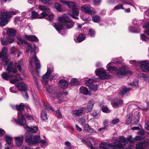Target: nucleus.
<instances>
[{
    "mask_svg": "<svg viewBox=\"0 0 149 149\" xmlns=\"http://www.w3.org/2000/svg\"><path fill=\"white\" fill-rule=\"evenodd\" d=\"M25 140L29 145L36 144L40 141V136H35L33 137L31 135H28L26 136Z\"/></svg>",
    "mask_w": 149,
    "mask_h": 149,
    "instance_id": "6e6552de",
    "label": "nucleus"
},
{
    "mask_svg": "<svg viewBox=\"0 0 149 149\" xmlns=\"http://www.w3.org/2000/svg\"><path fill=\"white\" fill-rule=\"evenodd\" d=\"M140 68L143 71L146 72H149V61H140Z\"/></svg>",
    "mask_w": 149,
    "mask_h": 149,
    "instance_id": "f3484780",
    "label": "nucleus"
},
{
    "mask_svg": "<svg viewBox=\"0 0 149 149\" xmlns=\"http://www.w3.org/2000/svg\"><path fill=\"white\" fill-rule=\"evenodd\" d=\"M47 89L49 93L52 95H56L57 94V93L54 90V88H52L51 86H49L48 88H47Z\"/></svg>",
    "mask_w": 149,
    "mask_h": 149,
    "instance_id": "7c9ffc66",
    "label": "nucleus"
},
{
    "mask_svg": "<svg viewBox=\"0 0 149 149\" xmlns=\"http://www.w3.org/2000/svg\"><path fill=\"white\" fill-rule=\"evenodd\" d=\"M148 146V144L147 141H140V149H146Z\"/></svg>",
    "mask_w": 149,
    "mask_h": 149,
    "instance_id": "2f4dec72",
    "label": "nucleus"
},
{
    "mask_svg": "<svg viewBox=\"0 0 149 149\" xmlns=\"http://www.w3.org/2000/svg\"><path fill=\"white\" fill-rule=\"evenodd\" d=\"M131 90V89L129 88H126L125 86H123L121 89L120 95L121 96L123 95L126 92Z\"/></svg>",
    "mask_w": 149,
    "mask_h": 149,
    "instance_id": "bb28decb",
    "label": "nucleus"
},
{
    "mask_svg": "<svg viewBox=\"0 0 149 149\" xmlns=\"http://www.w3.org/2000/svg\"><path fill=\"white\" fill-rule=\"evenodd\" d=\"M10 17V15L9 13L5 12H1L0 17V25L3 26L6 25Z\"/></svg>",
    "mask_w": 149,
    "mask_h": 149,
    "instance_id": "9d476101",
    "label": "nucleus"
},
{
    "mask_svg": "<svg viewBox=\"0 0 149 149\" xmlns=\"http://www.w3.org/2000/svg\"><path fill=\"white\" fill-rule=\"evenodd\" d=\"M79 13V10L77 8V6H75L73 7L69 12V14L74 19H78V18L77 16Z\"/></svg>",
    "mask_w": 149,
    "mask_h": 149,
    "instance_id": "dca6fc26",
    "label": "nucleus"
},
{
    "mask_svg": "<svg viewBox=\"0 0 149 149\" xmlns=\"http://www.w3.org/2000/svg\"><path fill=\"white\" fill-rule=\"evenodd\" d=\"M41 118L43 120H47V115L45 110L42 111L41 113Z\"/></svg>",
    "mask_w": 149,
    "mask_h": 149,
    "instance_id": "4c0bfd02",
    "label": "nucleus"
},
{
    "mask_svg": "<svg viewBox=\"0 0 149 149\" xmlns=\"http://www.w3.org/2000/svg\"><path fill=\"white\" fill-rule=\"evenodd\" d=\"M85 120L84 118H81L79 120L80 124L83 126L86 125L85 123Z\"/></svg>",
    "mask_w": 149,
    "mask_h": 149,
    "instance_id": "3c124183",
    "label": "nucleus"
},
{
    "mask_svg": "<svg viewBox=\"0 0 149 149\" xmlns=\"http://www.w3.org/2000/svg\"><path fill=\"white\" fill-rule=\"evenodd\" d=\"M129 63L130 64L134 66H136L138 64V63L136 62L135 60L130 61H129Z\"/></svg>",
    "mask_w": 149,
    "mask_h": 149,
    "instance_id": "13d9d810",
    "label": "nucleus"
},
{
    "mask_svg": "<svg viewBox=\"0 0 149 149\" xmlns=\"http://www.w3.org/2000/svg\"><path fill=\"white\" fill-rule=\"evenodd\" d=\"M32 14L31 17L32 18H36L39 17L38 13L36 12L33 11L32 12Z\"/></svg>",
    "mask_w": 149,
    "mask_h": 149,
    "instance_id": "603ef678",
    "label": "nucleus"
},
{
    "mask_svg": "<svg viewBox=\"0 0 149 149\" xmlns=\"http://www.w3.org/2000/svg\"><path fill=\"white\" fill-rule=\"evenodd\" d=\"M77 79H73L71 80L70 83L72 85H77Z\"/></svg>",
    "mask_w": 149,
    "mask_h": 149,
    "instance_id": "49530a36",
    "label": "nucleus"
},
{
    "mask_svg": "<svg viewBox=\"0 0 149 149\" xmlns=\"http://www.w3.org/2000/svg\"><path fill=\"white\" fill-rule=\"evenodd\" d=\"M85 36L84 35L80 33L79 34L77 39H74V40L77 42H80L85 39Z\"/></svg>",
    "mask_w": 149,
    "mask_h": 149,
    "instance_id": "cd10ccee",
    "label": "nucleus"
},
{
    "mask_svg": "<svg viewBox=\"0 0 149 149\" xmlns=\"http://www.w3.org/2000/svg\"><path fill=\"white\" fill-rule=\"evenodd\" d=\"M49 66H48L47 72L44 75L42 76V79H47L50 75L51 73V71L52 70V65H50V66H49Z\"/></svg>",
    "mask_w": 149,
    "mask_h": 149,
    "instance_id": "4be33fe9",
    "label": "nucleus"
},
{
    "mask_svg": "<svg viewBox=\"0 0 149 149\" xmlns=\"http://www.w3.org/2000/svg\"><path fill=\"white\" fill-rule=\"evenodd\" d=\"M92 19L93 22H99L100 20V17L96 15L93 16Z\"/></svg>",
    "mask_w": 149,
    "mask_h": 149,
    "instance_id": "37998d69",
    "label": "nucleus"
},
{
    "mask_svg": "<svg viewBox=\"0 0 149 149\" xmlns=\"http://www.w3.org/2000/svg\"><path fill=\"white\" fill-rule=\"evenodd\" d=\"M42 2L46 4H49L52 3L51 0H41Z\"/></svg>",
    "mask_w": 149,
    "mask_h": 149,
    "instance_id": "864d4df0",
    "label": "nucleus"
},
{
    "mask_svg": "<svg viewBox=\"0 0 149 149\" xmlns=\"http://www.w3.org/2000/svg\"><path fill=\"white\" fill-rule=\"evenodd\" d=\"M24 37L25 39L29 41H36L38 42V38L34 35H25Z\"/></svg>",
    "mask_w": 149,
    "mask_h": 149,
    "instance_id": "b1692460",
    "label": "nucleus"
},
{
    "mask_svg": "<svg viewBox=\"0 0 149 149\" xmlns=\"http://www.w3.org/2000/svg\"><path fill=\"white\" fill-rule=\"evenodd\" d=\"M2 76L3 78L5 80H8L10 78H13L10 81V82L11 84L15 83L22 79L19 74L17 75H8L7 73L4 72L2 74Z\"/></svg>",
    "mask_w": 149,
    "mask_h": 149,
    "instance_id": "0eeeda50",
    "label": "nucleus"
},
{
    "mask_svg": "<svg viewBox=\"0 0 149 149\" xmlns=\"http://www.w3.org/2000/svg\"><path fill=\"white\" fill-rule=\"evenodd\" d=\"M24 104L22 103L15 107L16 109L19 111L18 113L17 120L15 118L14 120L18 125L21 126L24 125L26 124V121L22 113V111L24 109Z\"/></svg>",
    "mask_w": 149,
    "mask_h": 149,
    "instance_id": "39448f33",
    "label": "nucleus"
},
{
    "mask_svg": "<svg viewBox=\"0 0 149 149\" xmlns=\"http://www.w3.org/2000/svg\"><path fill=\"white\" fill-rule=\"evenodd\" d=\"M85 84H87V86H88V88L91 90L95 91L97 88V86L96 85H94L91 84V83L93 82L94 80L93 79L87 78L85 80Z\"/></svg>",
    "mask_w": 149,
    "mask_h": 149,
    "instance_id": "2eb2a0df",
    "label": "nucleus"
},
{
    "mask_svg": "<svg viewBox=\"0 0 149 149\" xmlns=\"http://www.w3.org/2000/svg\"><path fill=\"white\" fill-rule=\"evenodd\" d=\"M119 120L118 118H116L111 121V123L113 124H115L119 122Z\"/></svg>",
    "mask_w": 149,
    "mask_h": 149,
    "instance_id": "e2e57ef3",
    "label": "nucleus"
},
{
    "mask_svg": "<svg viewBox=\"0 0 149 149\" xmlns=\"http://www.w3.org/2000/svg\"><path fill=\"white\" fill-rule=\"evenodd\" d=\"M7 39L9 43H12L14 41V39L11 37H9Z\"/></svg>",
    "mask_w": 149,
    "mask_h": 149,
    "instance_id": "69168bd1",
    "label": "nucleus"
},
{
    "mask_svg": "<svg viewBox=\"0 0 149 149\" xmlns=\"http://www.w3.org/2000/svg\"><path fill=\"white\" fill-rule=\"evenodd\" d=\"M54 7L59 11H61L62 10L61 5L60 3H56L54 4Z\"/></svg>",
    "mask_w": 149,
    "mask_h": 149,
    "instance_id": "ea45409f",
    "label": "nucleus"
},
{
    "mask_svg": "<svg viewBox=\"0 0 149 149\" xmlns=\"http://www.w3.org/2000/svg\"><path fill=\"white\" fill-rule=\"evenodd\" d=\"M16 87L21 91H25L27 88V85L24 82H20L16 84Z\"/></svg>",
    "mask_w": 149,
    "mask_h": 149,
    "instance_id": "a211bd4d",
    "label": "nucleus"
},
{
    "mask_svg": "<svg viewBox=\"0 0 149 149\" xmlns=\"http://www.w3.org/2000/svg\"><path fill=\"white\" fill-rule=\"evenodd\" d=\"M93 104L94 102L93 100H91L89 102L86 107L87 112L90 111L92 110Z\"/></svg>",
    "mask_w": 149,
    "mask_h": 149,
    "instance_id": "473e14b6",
    "label": "nucleus"
},
{
    "mask_svg": "<svg viewBox=\"0 0 149 149\" xmlns=\"http://www.w3.org/2000/svg\"><path fill=\"white\" fill-rule=\"evenodd\" d=\"M6 141L7 143L8 144H10L11 141H12V138L8 135H6Z\"/></svg>",
    "mask_w": 149,
    "mask_h": 149,
    "instance_id": "79ce46f5",
    "label": "nucleus"
},
{
    "mask_svg": "<svg viewBox=\"0 0 149 149\" xmlns=\"http://www.w3.org/2000/svg\"><path fill=\"white\" fill-rule=\"evenodd\" d=\"M6 30L8 35L12 36H14L15 35L16 32L15 30L11 28L7 29Z\"/></svg>",
    "mask_w": 149,
    "mask_h": 149,
    "instance_id": "c756f323",
    "label": "nucleus"
},
{
    "mask_svg": "<svg viewBox=\"0 0 149 149\" xmlns=\"http://www.w3.org/2000/svg\"><path fill=\"white\" fill-rule=\"evenodd\" d=\"M38 8L42 11L47 12V13L50 12L49 9L47 7L40 5L39 6Z\"/></svg>",
    "mask_w": 149,
    "mask_h": 149,
    "instance_id": "e433bc0d",
    "label": "nucleus"
},
{
    "mask_svg": "<svg viewBox=\"0 0 149 149\" xmlns=\"http://www.w3.org/2000/svg\"><path fill=\"white\" fill-rule=\"evenodd\" d=\"M14 47H11L10 50L11 54H14V55H16L17 54V56L18 57H19L21 54V52H20L18 49H17V50L14 52Z\"/></svg>",
    "mask_w": 149,
    "mask_h": 149,
    "instance_id": "72a5a7b5",
    "label": "nucleus"
},
{
    "mask_svg": "<svg viewBox=\"0 0 149 149\" xmlns=\"http://www.w3.org/2000/svg\"><path fill=\"white\" fill-rule=\"evenodd\" d=\"M88 34L92 37H93L95 34V32L92 29L89 30Z\"/></svg>",
    "mask_w": 149,
    "mask_h": 149,
    "instance_id": "8fccbe9b",
    "label": "nucleus"
},
{
    "mask_svg": "<svg viewBox=\"0 0 149 149\" xmlns=\"http://www.w3.org/2000/svg\"><path fill=\"white\" fill-rule=\"evenodd\" d=\"M58 20L63 25L59 23H56L54 24V26L58 31L61 30L63 29V26L65 28L70 29L74 26V22L69 19L66 14H64L62 16L58 17Z\"/></svg>",
    "mask_w": 149,
    "mask_h": 149,
    "instance_id": "f03ea898",
    "label": "nucleus"
},
{
    "mask_svg": "<svg viewBox=\"0 0 149 149\" xmlns=\"http://www.w3.org/2000/svg\"><path fill=\"white\" fill-rule=\"evenodd\" d=\"M95 72L96 75L99 77L100 79H104L108 77L106 71L102 68L97 69L95 71Z\"/></svg>",
    "mask_w": 149,
    "mask_h": 149,
    "instance_id": "ddd939ff",
    "label": "nucleus"
},
{
    "mask_svg": "<svg viewBox=\"0 0 149 149\" xmlns=\"http://www.w3.org/2000/svg\"><path fill=\"white\" fill-rule=\"evenodd\" d=\"M139 80L135 81L132 83H131L130 85L132 86L135 87L138 86H139Z\"/></svg>",
    "mask_w": 149,
    "mask_h": 149,
    "instance_id": "5fc2aeb1",
    "label": "nucleus"
},
{
    "mask_svg": "<svg viewBox=\"0 0 149 149\" xmlns=\"http://www.w3.org/2000/svg\"><path fill=\"white\" fill-rule=\"evenodd\" d=\"M80 10L83 12L91 15L94 14L96 13L95 9L91 7L89 4H85L83 5L81 7Z\"/></svg>",
    "mask_w": 149,
    "mask_h": 149,
    "instance_id": "9b49d317",
    "label": "nucleus"
},
{
    "mask_svg": "<svg viewBox=\"0 0 149 149\" xmlns=\"http://www.w3.org/2000/svg\"><path fill=\"white\" fill-rule=\"evenodd\" d=\"M127 117L128 118H127L126 120V124L128 125L131 123L132 120L131 118V115H130L128 116Z\"/></svg>",
    "mask_w": 149,
    "mask_h": 149,
    "instance_id": "09e8293b",
    "label": "nucleus"
},
{
    "mask_svg": "<svg viewBox=\"0 0 149 149\" xmlns=\"http://www.w3.org/2000/svg\"><path fill=\"white\" fill-rule=\"evenodd\" d=\"M79 90L81 93L84 95H87L88 94L90 95H91L88 89L86 87L84 86L81 87L80 88Z\"/></svg>",
    "mask_w": 149,
    "mask_h": 149,
    "instance_id": "c85d7f7f",
    "label": "nucleus"
},
{
    "mask_svg": "<svg viewBox=\"0 0 149 149\" xmlns=\"http://www.w3.org/2000/svg\"><path fill=\"white\" fill-rule=\"evenodd\" d=\"M145 137H149V132L141 127L140 125V141L143 139Z\"/></svg>",
    "mask_w": 149,
    "mask_h": 149,
    "instance_id": "aec40b11",
    "label": "nucleus"
},
{
    "mask_svg": "<svg viewBox=\"0 0 149 149\" xmlns=\"http://www.w3.org/2000/svg\"><path fill=\"white\" fill-rule=\"evenodd\" d=\"M60 2L64 5H67L68 7L72 8L74 6H76L75 3L74 2L67 1L65 0H61L60 1Z\"/></svg>",
    "mask_w": 149,
    "mask_h": 149,
    "instance_id": "5701e85b",
    "label": "nucleus"
},
{
    "mask_svg": "<svg viewBox=\"0 0 149 149\" xmlns=\"http://www.w3.org/2000/svg\"><path fill=\"white\" fill-rule=\"evenodd\" d=\"M132 137L129 136L126 138L124 136H120L118 140L116 137L113 138L115 141L113 144H110L108 143H102L99 146L100 149H121L123 148L128 142L131 143L132 142L131 140Z\"/></svg>",
    "mask_w": 149,
    "mask_h": 149,
    "instance_id": "f257e3e1",
    "label": "nucleus"
},
{
    "mask_svg": "<svg viewBox=\"0 0 149 149\" xmlns=\"http://www.w3.org/2000/svg\"><path fill=\"white\" fill-rule=\"evenodd\" d=\"M18 63H15L13 66L12 62H10L6 68V71L8 73H10L11 72L13 73L17 72L16 67L18 68L19 71L21 72V66L23 65V63L22 60H20L18 61Z\"/></svg>",
    "mask_w": 149,
    "mask_h": 149,
    "instance_id": "423d86ee",
    "label": "nucleus"
},
{
    "mask_svg": "<svg viewBox=\"0 0 149 149\" xmlns=\"http://www.w3.org/2000/svg\"><path fill=\"white\" fill-rule=\"evenodd\" d=\"M9 12L13 15H15L16 14L18 13L19 11L18 10L13 9L12 11H10Z\"/></svg>",
    "mask_w": 149,
    "mask_h": 149,
    "instance_id": "0e129e2a",
    "label": "nucleus"
},
{
    "mask_svg": "<svg viewBox=\"0 0 149 149\" xmlns=\"http://www.w3.org/2000/svg\"><path fill=\"white\" fill-rule=\"evenodd\" d=\"M26 116L28 120H33V117L32 116L29 115L28 114H26Z\"/></svg>",
    "mask_w": 149,
    "mask_h": 149,
    "instance_id": "680f3d73",
    "label": "nucleus"
},
{
    "mask_svg": "<svg viewBox=\"0 0 149 149\" xmlns=\"http://www.w3.org/2000/svg\"><path fill=\"white\" fill-rule=\"evenodd\" d=\"M10 92L13 93H15L17 92V90L14 87H11L10 88Z\"/></svg>",
    "mask_w": 149,
    "mask_h": 149,
    "instance_id": "338daca9",
    "label": "nucleus"
},
{
    "mask_svg": "<svg viewBox=\"0 0 149 149\" xmlns=\"http://www.w3.org/2000/svg\"><path fill=\"white\" fill-rule=\"evenodd\" d=\"M85 110V108L84 107H82L80 109L73 111L72 112V113L73 115L77 116H80L82 113Z\"/></svg>",
    "mask_w": 149,
    "mask_h": 149,
    "instance_id": "393cba45",
    "label": "nucleus"
},
{
    "mask_svg": "<svg viewBox=\"0 0 149 149\" xmlns=\"http://www.w3.org/2000/svg\"><path fill=\"white\" fill-rule=\"evenodd\" d=\"M132 22L134 25L137 26V27L136 28H135L132 26H130L129 28V31L133 33L138 32L139 31V19H137L136 18H135L133 20Z\"/></svg>",
    "mask_w": 149,
    "mask_h": 149,
    "instance_id": "4468645a",
    "label": "nucleus"
},
{
    "mask_svg": "<svg viewBox=\"0 0 149 149\" xmlns=\"http://www.w3.org/2000/svg\"><path fill=\"white\" fill-rule=\"evenodd\" d=\"M85 131L88 132L89 129L90 128L88 125L87 124L83 126Z\"/></svg>",
    "mask_w": 149,
    "mask_h": 149,
    "instance_id": "052dcab7",
    "label": "nucleus"
},
{
    "mask_svg": "<svg viewBox=\"0 0 149 149\" xmlns=\"http://www.w3.org/2000/svg\"><path fill=\"white\" fill-rule=\"evenodd\" d=\"M123 104V101L122 100H118L116 102H115L113 103L112 106L113 107H116L120 105H122Z\"/></svg>",
    "mask_w": 149,
    "mask_h": 149,
    "instance_id": "f704fd0d",
    "label": "nucleus"
},
{
    "mask_svg": "<svg viewBox=\"0 0 149 149\" xmlns=\"http://www.w3.org/2000/svg\"><path fill=\"white\" fill-rule=\"evenodd\" d=\"M1 44L3 45H6L9 43L7 39L6 40H4L3 38H1Z\"/></svg>",
    "mask_w": 149,
    "mask_h": 149,
    "instance_id": "a18cd8bd",
    "label": "nucleus"
},
{
    "mask_svg": "<svg viewBox=\"0 0 149 149\" xmlns=\"http://www.w3.org/2000/svg\"><path fill=\"white\" fill-rule=\"evenodd\" d=\"M24 127L28 132H29L32 133H36L38 130L37 127L36 126H32L30 127L28 125H26Z\"/></svg>",
    "mask_w": 149,
    "mask_h": 149,
    "instance_id": "412c9836",
    "label": "nucleus"
},
{
    "mask_svg": "<svg viewBox=\"0 0 149 149\" xmlns=\"http://www.w3.org/2000/svg\"><path fill=\"white\" fill-rule=\"evenodd\" d=\"M58 85L63 88H66L68 86V84L66 81L63 79L60 80L58 82Z\"/></svg>",
    "mask_w": 149,
    "mask_h": 149,
    "instance_id": "a878e982",
    "label": "nucleus"
},
{
    "mask_svg": "<svg viewBox=\"0 0 149 149\" xmlns=\"http://www.w3.org/2000/svg\"><path fill=\"white\" fill-rule=\"evenodd\" d=\"M18 42L17 43L18 44H26V41L22 39L21 38H18Z\"/></svg>",
    "mask_w": 149,
    "mask_h": 149,
    "instance_id": "de8ad7c7",
    "label": "nucleus"
},
{
    "mask_svg": "<svg viewBox=\"0 0 149 149\" xmlns=\"http://www.w3.org/2000/svg\"><path fill=\"white\" fill-rule=\"evenodd\" d=\"M144 128L146 130H149V121L146 122L145 123Z\"/></svg>",
    "mask_w": 149,
    "mask_h": 149,
    "instance_id": "4d7b16f0",
    "label": "nucleus"
},
{
    "mask_svg": "<svg viewBox=\"0 0 149 149\" xmlns=\"http://www.w3.org/2000/svg\"><path fill=\"white\" fill-rule=\"evenodd\" d=\"M43 104L45 108L48 111H54L53 108L49 104H46L44 102H43Z\"/></svg>",
    "mask_w": 149,
    "mask_h": 149,
    "instance_id": "c9c22d12",
    "label": "nucleus"
},
{
    "mask_svg": "<svg viewBox=\"0 0 149 149\" xmlns=\"http://www.w3.org/2000/svg\"><path fill=\"white\" fill-rule=\"evenodd\" d=\"M46 12H43L41 14V16L38 17V18L42 19L47 16L48 15V13H46Z\"/></svg>",
    "mask_w": 149,
    "mask_h": 149,
    "instance_id": "c03bdc74",
    "label": "nucleus"
},
{
    "mask_svg": "<svg viewBox=\"0 0 149 149\" xmlns=\"http://www.w3.org/2000/svg\"><path fill=\"white\" fill-rule=\"evenodd\" d=\"M118 2L121 3V4H118L116 6L113 8V10L120 9L122 8L124 9V8L123 7V4H126L134 6V3L131 0H119Z\"/></svg>",
    "mask_w": 149,
    "mask_h": 149,
    "instance_id": "1a4fd4ad",
    "label": "nucleus"
},
{
    "mask_svg": "<svg viewBox=\"0 0 149 149\" xmlns=\"http://www.w3.org/2000/svg\"><path fill=\"white\" fill-rule=\"evenodd\" d=\"M22 93V94L23 97L26 99H28L29 98V96L28 95L27 93L25 91Z\"/></svg>",
    "mask_w": 149,
    "mask_h": 149,
    "instance_id": "bf43d9fd",
    "label": "nucleus"
},
{
    "mask_svg": "<svg viewBox=\"0 0 149 149\" xmlns=\"http://www.w3.org/2000/svg\"><path fill=\"white\" fill-rule=\"evenodd\" d=\"M102 111L104 113H108L110 112V111L108 108L106 106H103L102 108Z\"/></svg>",
    "mask_w": 149,
    "mask_h": 149,
    "instance_id": "a19ab883",
    "label": "nucleus"
},
{
    "mask_svg": "<svg viewBox=\"0 0 149 149\" xmlns=\"http://www.w3.org/2000/svg\"><path fill=\"white\" fill-rule=\"evenodd\" d=\"M14 139L15 141L16 146H19L22 145L24 140V137L22 135H20L17 137H15Z\"/></svg>",
    "mask_w": 149,
    "mask_h": 149,
    "instance_id": "6ab92c4d",
    "label": "nucleus"
},
{
    "mask_svg": "<svg viewBox=\"0 0 149 149\" xmlns=\"http://www.w3.org/2000/svg\"><path fill=\"white\" fill-rule=\"evenodd\" d=\"M36 49V47L33 44L32 46L29 45V46L28 49L26 50V52H28L30 51L31 52H34V54L33 56L31 57L30 58L29 63V70H31V71L33 70H32L33 68V62L34 61L36 66V70L37 72H38V69L40 68V65L39 63V61L36 56L35 52Z\"/></svg>",
    "mask_w": 149,
    "mask_h": 149,
    "instance_id": "20e7f679",
    "label": "nucleus"
},
{
    "mask_svg": "<svg viewBox=\"0 0 149 149\" xmlns=\"http://www.w3.org/2000/svg\"><path fill=\"white\" fill-rule=\"evenodd\" d=\"M115 62H110L107 65V68L110 72H116V74L119 77L120 76L124 75L126 74H132L133 72L132 71L126 69L124 66H123L118 69V67H115Z\"/></svg>",
    "mask_w": 149,
    "mask_h": 149,
    "instance_id": "7ed1b4c3",
    "label": "nucleus"
},
{
    "mask_svg": "<svg viewBox=\"0 0 149 149\" xmlns=\"http://www.w3.org/2000/svg\"><path fill=\"white\" fill-rule=\"evenodd\" d=\"M143 26L144 28H147L145 30V33L147 35H149V22L146 23Z\"/></svg>",
    "mask_w": 149,
    "mask_h": 149,
    "instance_id": "58836bf2",
    "label": "nucleus"
},
{
    "mask_svg": "<svg viewBox=\"0 0 149 149\" xmlns=\"http://www.w3.org/2000/svg\"><path fill=\"white\" fill-rule=\"evenodd\" d=\"M7 52V48L6 47H4L0 53V58H2L4 67L6 66L9 62V60L7 58L8 55Z\"/></svg>",
    "mask_w": 149,
    "mask_h": 149,
    "instance_id": "f8f14e48",
    "label": "nucleus"
},
{
    "mask_svg": "<svg viewBox=\"0 0 149 149\" xmlns=\"http://www.w3.org/2000/svg\"><path fill=\"white\" fill-rule=\"evenodd\" d=\"M54 17V15L53 14H50L48 15V20L50 21H52Z\"/></svg>",
    "mask_w": 149,
    "mask_h": 149,
    "instance_id": "774afa93",
    "label": "nucleus"
},
{
    "mask_svg": "<svg viewBox=\"0 0 149 149\" xmlns=\"http://www.w3.org/2000/svg\"><path fill=\"white\" fill-rule=\"evenodd\" d=\"M141 38L143 40L146 41L148 40V39L146 36L144 34L141 35Z\"/></svg>",
    "mask_w": 149,
    "mask_h": 149,
    "instance_id": "6e6d98bb",
    "label": "nucleus"
}]
</instances>
